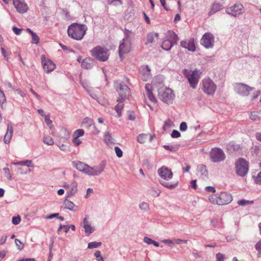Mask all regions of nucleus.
Instances as JSON below:
<instances>
[{
    "label": "nucleus",
    "mask_w": 261,
    "mask_h": 261,
    "mask_svg": "<svg viewBox=\"0 0 261 261\" xmlns=\"http://www.w3.org/2000/svg\"><path fill=\"white\" fill-rule=\"evenodd\" d=\"M5 176L10 180H12V176L10 173V170L8 168H4L3 169Z\"/></svg>",
    "instance_id": "79ce46f5"
},
{
    "label": "nucleus",
    "mask_w": 261,
    "mask_h": 261,
    "mask_svg": "<svg viewBox=\"0 0 261 261\" xmlns=\"http://www.w3.org/2000/svg\"><path fill=\"white\" fill-rule=\"evenodd\" d=\"M145 89L146 91V95L147 96L148 99L151 102H156V99L152 93L151 85L149 84H146L145 86Z\"/></svg>",
    "instance_id": "a878e982"
},
{
    "label": "nucleus",
    "mask_w": 261,
    "mask_h": 261,
    "mask_svg": "<svg viewBox=\"0 0 261 261\" xmlns=\"http://www.w3.org/2000/svg\"><path fill=\"white\" fill-rule=\"evenodd\" d=\"M63 204L64 208L72 212H76L79 210V207L70 200H68L67 197L63 201Z\"/></svg>",
    "instance_id": "5701e85b"
},
{
    "label": "nucleus",
    "mask_w": 261,
    "mask_h": 261,
    "mask_svg": "<svg viewBox=\"0 0 261 261\" xmlns=\"http://www.w3.org/2000/svg\"><path fill=\"white\" fill-rule=\"evenodd\" d=\"M140 208L142 210L147 211L149 209V204L145 202L141 203L139 205Z\"/></svg>",
    "instance_id": "49530a36"
},
{
    "label": "nucleus",
    "mask_w": 261,
    "mask_h": 261,
    "mask_svg": "<svg viewBox=\"0 0 261 261\" xmlns=\"http://www.w3.org/2000/svg\"><path fill=\"white\" fill-rule=\"evenodd\" d=\"M20 220H21L20 217L18 216L17 217H13L12 218V222L13 224L17 225L19 223V222H20Z\"/></svg>",
    "instance_id": "09e8293b"
},
{
    "label": "nucleus",
    "mask_w": 261,
    "mask_h": 261,
    "mask_svg": "<svg viewBox=\"0 0 261 261\" xmlns=\"http://www.w3.org/2000/svg\"><path fill=\"white\" fill-rule=\"evenodd\" d=\"M12 30L16 35H19L21 34L22 30L21 29H19L16 27H13L12 28Z\"/></svg>",
    "instance_id": "bf43d9fd"
},
{
    "label": "nucleus",
    "mask_w": 261,
    "mask_h": 261,
    "mask_svg": "<svg viewBox=\"0 0 261 261\" xmlns=\"http://www.w3.org/2000/svg\"><path fill=\"white\" fill-rule=\"evenodd\" d=\"M210 202L219 205L227 204L232 200L231 195L227 192H221L219 196L212 195L209 197Z\"/></svg>",
    "instance_id": "20e7f679"
},
{
    "label": "nucleus",
    "mask_w": 261,
    "mask_h": 261,
    "mask_svg": "<svg viewBox=\"0 0 261 261\" xmlns=\"http://www.w3.org/2000/svg\"><path fill=\"white\" fill-rule=\"evenodd\" d=\"M160 176L165 180H169L172 178L173 173L171 170L166 166H163L158 171Z\"/></svg>",
    "instance_id": "a211bd4d"
},
{
    "label": "nucleus",
    "mask_w": 261,
    "mask_h": 261,
    "mask_svg": "<svg viewBox=\"0 0 261 261\" xmlns=\"http://www.w3.org/2000/svg\"><path fill=\"white\" fill-rule=\"evenodd\" d=\"M12 164L13 165H23V166H26L27 167H34V165L33 164L31 160H27L25 161H21V162H13Z\"/></svg>",
    "instance_id": "72a5a7b5"
},
{
    "label": "nucleus",
    "mask_w": 261,
    "mask_h": 261,
    "mask_svg": "<svg viewBox=\"0 0 261 261\" xmlns=\"http://www.w3.org/2000/svg\"><path fill=\"white\" fill-rule=\"evenodd\" d=\"M63 187L66 190V197L70 198L73 196L78 191L77 184L75 181H72L70 184L65 182Z\"/></svg>",
    "instance_id": "4468645a"
},
{
    "label": "nucleus",
    "mask_w": 261,
    "mask_h": 261,
    "mask_svg": "<svg viewBox=\"0 0 261 261\" xmlns=\"http://www.w3.org/2000/svg\"><path fill=\"white\" fill-rule=\"evenodd\" d=\"M114 150L118 158H121L123 155V152L121 149L118 146H115L114 147Z\"/></svg>",
    "instance_id": "a18cd8bd"
},
{
    "label": "nucleus",
    "mask_w": 261,
    "mask_h": 261,
    "mask_svg": "<svg viewBox=\"0 0 261 261\" xmlns=\"http://www.w3.org/2000/svg\"><path fill=\"white\" fill-rule=\"evenodd\" d=\"M171 137L173 138H178L180 136V133L177 130H173L171 135Z\"/></svg>",
    "instance_id": "864d4df0"
},
{
    "label": "nucleus",
    "mask_w": 261,
    "mask_h": 261,
    "mask_svg": "<svg viewBox=\"0 0 261 261\" xmlns=\"http://www.w3.org/2000/svg\"><path fill=\"white\" fill-rule=\"evenodd\" d=\"M162 242H163V243H164L165 244H167L168 245L171 246V245H172L173 244L174 241H171L170 240H169V239H165V240H162Z\"/></svg>",
    "instance_id": "0e129e2a"
},
{
    "label": "nucleus",
    "mask_w": 261,
    "mask_h": 261,
    "mask_svg": "<svg viewBox=\"0 0 261 261\" xmlns=\"http://www.w3.org/2000/svg\"><path fill=\"white\" fill-rule=\"evenodd\" d=\"M81 225L84 228L85 231L88 236H89L94 231V228L91 226L86 217H85L83 219Z\"/></svg>",
    "instance_id": "4be33fe9"
},
{
    "label": "nucleus",
    "mask_w": 261,
    "mask_h": 261,
    "mask_svg": "<svg viewBox=\"0 0 261 261\" xmlns=\"http://www.w3.org/2000/svg\"><path fill=\"white\" fill-rule=\"evenodd\" d=\"M124 100L121 99L120 98H118L117 101L118 103L115 106V110L118 114V116L119 117L121 116V111L123 108L124 105L122 102Z\"/></svg>",
    "instance_id": "cd10ccee"
},
{
    "label": "nucleus",
    "mask_w": 261,
    "mask_h": 261,
    "mask_svg": "<svg viewBox=\"0 0 261 261\" xmlns=\"http://www.w3.org/2000/svg\"><path fill=\"white\" fill-rule=\"evenodd\" d=\"M83 123H86L88 124L89 125H91L92 124V121L91 119L88 117H86L84 119Z\"/></svg>",
    "instance_id": "338daca9"
},
{
    "label": "nucleus",
    "mask_w": 261,
    "mask_h": 261,
    "mask_svg": "<svg viewBox=\"0 0 261 261\" xmlns=\"http://www.w3.org/2000/svg\"><path fill=\"white\" fill-rule=\"evenodd\" d=\"M223 8V6L222 4L218 3H215L212 6L211 11H210V14H214L219 10L222 9Z\"/></svg>",
    "instance_id": "c756f323"
},
{
    "label": "nucleus",
    "mask_w": 261,
    "mask_h": 261,
    "mask_svg": "<svg viewBox=\"0 0 261 261\" xmlns=\"http://www.w3.org/2000/svg\"><path fill=\"white\" fill-rule=\"evenodd\" d=\"M13 4L17 11L19 13H24L28 9L27 5L20 0H13Z\"/></svg>",
    "instance_id": "6ab92c4d"
},
{
    "label": "nucleus",
    "mask_w": 261,
    "mask_h": 261,
    "mask_svg": "<svg viewBox=\"0 0 261 261\" xmlns=\"http://www.w3.org/2000/svg\"><path fill=\"white\" fill-rule=\"evenodd\" d=\"M87 30V27L85 25L74 23L69 26L67 33L71 38L80 40L85 36Z\"/></svg>",
    "instance_id": "f03ea898"
},
{
    "label": "nucleus",
    "mask_w": 261,
    "mask_h": 261,
    "mask_svg": "<svg viewBox=\"0 0 261 261\" xmlns=\"http://www.w3.org/2000/svg\"><path fill=\"white\" fill-rule=\"evenodd\" d=\"M72 164L77 170L86 174L97 176L103 171L106 166V162L103 161L99 165L93 167L80 161L72 162Z\"/></svg>",
    "instance_id": "f257e3e1"
},
{
    "label": "nucleus",
    "mask_w": 261,
    "mask_h": 261,
    "mask_svg": "<svg viewBox=\"0 0 261 261\" xmlns=\"http://www.w3.org/2000/svg\"><path fill=\"white\" fill-rule=\"evenodd\" d=\"M200 42L206 48H211L214 46V36L211 33H206L202 36Z\"/></svg>",
    "instance_id": "f8f14e48"
},
{
    "label": "nucleus",
    "mask_w": 261,
    "mask_h": 261,
    "mask_svg": "<svg viewBox=\"0 0 261 261\" xmlns=\"http://www.w3.org/2000/svg\"><path fill=\"white\" fill-rule=\"evenodd\" d=\"M43 141L45 144H46L48 145H52L54 143L53 138L50 136L44 137Z\"/></svg>",
    "instance_id": "4c0bfd02"
},
{
    "label": "nucleus",
    "mask_w": 261,
    "mask_h": 261,
    "mask_svg": "<svg viewBox=\"0 0 261 261\" xmlns=\"http://www.w3.org/2000/svg\"><path fill=\"white\" fill-rule=\"evenodd\" d=\"M1 51H2V53L3 55V56L4 57V58L7 60H8V56H9L11 54L10 51H6L5 49H4V48L3 47H2L1 48Z\"/></svg>",
    "instance_id": "3c124183"
},
{
    "label": "nucleus",
    "mask_w": 261,
    "mask_h": 261,
    "mask_svg": "<svg viewBox=\"0 0 261 261\" xmlns=\"http://www.w3.org/2000/svg\"><path fill=\"white\" fill-rule=\"evenodd\" d=\"M255 249L258 251V257L261 256V240H259L255 245Z\"/></svg>",
    "instance_id": "c03bdc74"
},
{
    "label": "nucleus",
    "mask_w": 261,
    "mask_h": 261,
    "mask_svg": "<svg viewBox=\"0 0 261 261\" xmlns=\"http://www.w3.org/2000/svg\"><path fill=\"white\" fill-rule=\"evenodd\" d=\"M94 61L91 58H86L84 59L81 63L82 68L86 69H91L94 65Z\"/></svg>",
    "instance_id": "393cba45"
},
{
    "label": "nucleus",
    "mask_w": 261,
    "mask_h": 261,
    "mask_svg": "<svg viewBox=\"0 0 261 261\" xmlns=\"http://www.w3.org/2000/svg\"><path fill=\"white\" fill-rule=\"evenodd\" d=\"M216 258L217 261H223L224 256L223 254L221 253H218L216 254Z\"/></svg>",
    "instance_id": "680f3d73"
},
{
    "label": "nucleus",
    "mask_w": 261,
    "mask_h": 261,
    "mask_svg": "<svg viewBox=\"0 0 261 261\" xmlns=\"http://www.w3.org/2000/svg\"><path fill=\"white\" fill-rule=\"evenodd\" d=\"M174 242L177 244H180L181 243H187L188 242V240H181V239H175L174 240Z\"/></svg>",
    "instance_id": "052dcab7"
},
{
    "label": "nucleus",
    "mask_w": 261,
    "mask_h": 261,
    "mask_svg": "<svg viewBox=\"0 0 261 261\" xmlns=\"http://www.w3.org/2000/svg\"><path fill=\"white\" fill-rule=\"evenodd\" d=\"M30 172H31L30 169H28L24 171H23V170L21 168H18L17 169V172L21 174H27V173Z\"/></svg>",
    "instance_id": "e2e57ef3"
},
{
    "label": "nucleus",
    "mask_w": 261,
    "mask_h": 261,
    "mask_svg": "<svg viewBox=\"0 0 261 261\" xmlns=\"http://www.w3.org/2000/svg\"><path fill=\"white\" fill-rule=\"evenodd\" d=\"M183 73L188 79L191 87L195 89L200 79L199 70L195 69L194 71H192L189 69H184Z\"/></svg>",
    "instance_id": "39448f33"
},
{
    "label": "nucleus",
    "mask_w": 261,
    "mask_h": 261,
    "mask_svg": "<svg viewBox=\"0 0 261 261\" xmlns=\"http://www.w3.org/2000/svg\"><path fill=\"white\" fill-rule=\"evenodd\" d=\"M143 241L145 243H146L148 245L152 244L154 241V240H152L151 239L147 237H145L143 239Z\"/></svg>",
    "instance_id": "6e6d98bb"
},
{
    "label": "nucleus",
    "mask_w": 261,
    "mask_h": 261,
    "mask_svg": "<svg viewBox=\"0 0 261 261\" xmlns=\"http://www.w3.org/2000/svg\"><path fill=\"white\" fill-rule=\"evenodd\" d=\"M160 183L164 187L170 189L174 188L177 186V184H172L164 181H161Z\"/></svg>",
    "instance_id": "58836bf2"
},
{
    "label": "nucleus",
    "mask_w": 261,
    "mask_h": 261,
    "mask_svg": "<svg viewBox=\"0 0 261 261\" xmlns=\"http://www.w3.org/2000/svg\"><path fill=\"white\" fill-rule=\"evenodd\" d=\"M250 118L253 121H257L261 118V111H254L251 113Z\"/></svg>",
    "instance_id": "473e14b6"
},
{
    "label": "nucleus",
    "mask_w": 261,
    "mask_h": 261,
    "mask_svg": "<svg viewBox=\"0 0 261 261\" xmlns=\"http://www.w3.org/2000/svg\"><path fill=\"white\" fill-rule=\"evenodd\" d=\"M226 12L234 17H238L244 12V7L241 4H236L234 6L226 9Z\"/></svg>",
    "instance_id": "ddd939ff"
},
{
    "label": "nucleus",
    "mask_w": 261,
    "mask_h": 261,
    "mask_svg": "<svg viewBox=\"0 0 261 261\" xmlns=\"http://www.w3.org/2000/svg\"><path fill=\"white\" fill-rule=\"evenodd\" d=\"M134 34L131 31L128 30V29H124V38L122 39L123 40L126 41L127 42L132 41V39L133 37Z\"/></svg>",
    "instance_id": "7c9ffc66"
},
{
    "label": "nucleus",
    "mask_w": 261,
    "mask_h": 261,
    "mask_svg": "<svg viewBox=\"0 0 261 261\" xmlns=\"http://www.w3.org/2000/svg\"><path fill=\"white\" fill-rule=\"evenodd\" d=\"M226 149L227 151L230 154L240 152L241 150V147L240 145L233 142H230L227 144Z\"/></svg>",
    "instance_id": "412c9836"
},
{
    "label": "nucleus",
    "mask_w": 261,
    "mask_h": 261,
    "mask_svg": "<svg viewBox=\"0 0 261 261\" xmlns=\"http://www.w3.org/2000/svg\"><path fill=\"white\" fill-rule=\"evenodd\" d=\"M178 40L177 35L173 31H169L168 32L167 39L162 43V47L164 50H169L177 43Z\"/></svg>",
    "instance_id": "6e6552de"
},
{
    "label": "nucleus",
    "mask_w": 261,
    "mask_h": 261,
    "mask_svg": "<svg viewBox=\"0 0 261 261\" xmlns=\"http://www.w3.org/2000/svg\"><path fill=\"white\" fill-rule=\"evenodd\" d=\"M179 129L182 132L186 130L187 129V123L185 122H182L180 124Z\"/></svg>",
    "instance_id": "13d9d810"
},
{
    "label": "nucleus",
    "mask_w": 261,
    "mask_h": 261,
    "mask_svg": "<svg viewBox=\"0 0 261 261\" xmlns=\"http://www.w3.org/2000/svg\"><path fill=\"white\" fill-rule=\"evenodd\" d=\"M158 97L164 102L170 105L172 103L175 95L171 89L162 87L158 89Z\"/></svg>",
    "instance_id": "7ed1b4c3"
},
{
    "label": "nucleus",
    "mask_w": 261,
    "mask_h": 261,
    "mask_svg": "<svg viewBox=\"0 0 261 261\" xmlns=\"http://www.w3.org/2000/svg\"><path fill=\"white\" fill-rule=\"evenodd\" d=\"M128 118L130 120H135L136 119L135 113L133 111H128Z\"/></svg>",
    "instance_id": "8fccbe9b"
},
{
    "label": "nucleus",
    "mask_w": 261,
    "mask_h": 261,
    "mask_svg": "<svg viewBox=\"0 0 261 261\" xmlns=\"http://www.w3.org/2000/svg\"><path fill=\"white\" fill-rule=\"evenodd\" d=\"M210 159L214 163H219L223 161L225 155L223 151L220 148L216 147L212 149L210 154Z\"/></svg>",
    "instance_id": "9d476101"
},
{
    "label": "nucleus",
    "mask_w": 261,
    "mask_h": 261,
    "mask_svg": "<svg viewBox=\"0 0 261 261\" xmlns=\"http://www.w3.org/2000/svg\"><path fill=\"white\" fill-rule=\"evenodd\" d=\"M141 78L144 81H146L151 76L150 69L148 65L142 66L140 68Z\"/></svg>",
    "instance_id": "aec40b11"
},
{
    "label": "nucleus",
    "mask_w": 261,
    "mask_h": 261,
    "mask_svg": "<svg viewBox=\"0 0 261 261\" xmlns=\"http://www.w3.org/2000/svg\"><path fill=\"white\" fill-rule=\"evenodd\" d=\"M115 87L119 93V97L118 98L125 100L129 95V88L126 85L121 83L115 82Z\"/></svg>",
    "instance_id": "9b49d317"
},
{
    "label": "nucleus",
    "mask_w": 261,
    "mask_h": 261,
    "mask_svg": "<svg viewBox=\"0 0 261 261\" xmlns=\"http://www.w3.org/2000/svg\"><path fill=\"white\" fill-rule=\"evenodd\" d=\"M73 142L74 143L76 146H79L81 143V141H80V140L78 138L75 137H74L73 139Z\"/></svg>",
    "instance_id": "69168bd1"
},
{
    "label": "nucleus",
    "mask_w": 261,
    "mask_h": 261,
    "mask_svg": "<svg viewBox=\"0 0 261 261\" xmlns=\"http://www.w3.org/2000/svg\"><path fill=\"white\" fill-rule=\"evenodd\" d=\"M252 89V87L243 83H236L234 85L235 91L243 96H248Z\"/></svg>",
    "instance_id": "2eb2a0df"
},
{
    "label": "nucleus",
    "mask_w": 261,
    "mask_h": 261,
    "mask_svg": "<svg viewBox=\"0 0 261 261\" xmlns=\"http://www.w3.org/2000/svg\"><path fill=\"white\" fill-rule=\"evenodd\" d=\"M147 135L145 134H142L138 135L137 137V141L141 144H143L145 142L147 139Z\"/></svg>",
    "instance_id": "e433bc0d"
},
{
    "label": "nucleus",
    "mask_w": 261,
    "mask_h": 261,
    "mask_svg": "<svg viewBox=\"0 0 261 261\" xmlns=\"http://www.w3.org/2000/svg\"><path fill=\"white\" fill-rule=\"evenodd\" d=\"M180 45L182 47L188 49L189 51H194L195 50V46L193 41L188 42L182 41L180 42Z\"/></svg>",
    "instance_id": "bb28decb"
},
{
    "label": "nucleus",
    "mask_w": 261,
    "mask_h": 261,
    "mask_svg": "<svg viewBox=\"0 0 261 261\" xmlns=\"http://www.w3.org/2000/svg\"><path fill=\"white\" fill-rule=\"evenodd\" d=\"M94 256L96 257V258L98 261H99L100 260L103 261V258L101 256L100 251H99V250L96 251L94 253Z\"/></svg>",
    "instance_id": "de8ad7c7"
},
{
    "label": "nucleus",
    "mask_w": 261,
    "mask_h": 261,
    "mask_svg": "<svg viewBox=\"0 0 261 261\" xmlns=\"http://www.w3.org/2000/svg\"><path fill=\"white\" fill-rule=\"evenodd\" d=\"M45 123H46V124L48 125V126H49V127L50 128V129H52V127L53 126L51 125V124H52V121L49 119V118L46 116L45 117Z\"/></svg>",
    "instance_id": "5fc2aeb1"
},
{
    "label": "nucleus",
    "mask_w": 261,
    "mask_h": 261,
    "mask_svg": "<svg viewBox=\"0 0 261 261\" xmlns=\"http://www.w3.org/2000/svg\"><path fill=\"white\" fill-rule=\"evenodd\" d=\"M13 133V127L11 123L7 125V131L4 137V141L6 144H9L11 139Z\"/></svg>",
    "instance_id": "b1692460"
},
{
    "label": "nucleus",
    "mask_w": 261,
    "mask_h": 261,
    "mask_svg": "<svg viewBox=\"0 0 261 261\" xmlns=\"http://www.w3.org/2000/svg\"><path fill=\"white\" fill-rule=\"evenodd\" d=\"M15 242L16 243V246L18 247V249L19 250H21L23 247V245L22 244L20 240H19L18 239H16L15 240Z\"/></svg>",
    "instance_id": "603ef678"
},
{
    "label": "nucleus",
    "mask_w": 261,
    "mask_h": 261,
    "mask_svg": "<svg viewBox=\"0 0 261 261\" xmlns=\"http://www.w3.org/2000/svg\"><path fill=\"white\" fill-rule=\"evenodd\" d=\"M205 189L207 191L212 193H215L216 192L215 188L213 186H207Z\"/></svg>",
    "instance_id": "774afa93"
},
{
    "label": "nucleus",
    "mask_w": 261,
    "mask_h": 261,
    "mask_svg": "<svg viewBox=\"0 0 261 261\" xmlns=\"http://www.w3.org/2000/svg\"><path fill=\"white\" fill-rule=\"evenodd\" d=\"M202 90L207 95H213L216 91L217 86L210 78L204 79L202 81Z\"/></svg>",
    "instance_id": "1a4fd4ad"
},
{
    "label": "nucleus",
    "mask_w": 261,
    "mask_h": 261,
    "mask_svg": "<svg viewBox=\"0 0 261 261\" xmlns=\"http://www.w3.org/2000/svg\"><path fill=\"white\" fill-rule=\"evenodd\" d=\"M41 60L43 69L46 72L49 73L55 69L56 64L51 60L46 59L44 55L41 56Z\"/></svg>",
    "instance_id": "dca6fc26"
},
{
    "label": "nucleus",
    "mask_w": 261,
    "mask_h": 261,
    "mask_svg": "<svg viewBox=\"0 0 261 261\" xmlns=\"http://www.w3.org/2000/svg\"><path fill=\"white\" fill-rule=\"evenodd\" d=\"M198 172L201 176H203L204 177H207L208 175V172L206 170V166L204 165H199L197 167Z\"/></svg>",
    "instance_id": "c85d7f7f"
},
{
    "label": "nucleus",
    "mask_w": 261,
    "mask_h": 261,
    "mask_svg": "<svg viewBox=\"0 0 261 261\" xmlns=\"http://www.w3.org/2000/svg\"><path fill=\"white\" fill-rule=\"evenodd\" d=\"M254 181L257 184H261V171L257 174Z\"/></svg>",
    "instance_id": "4d7b16f0"
},
{
    "label": "nucleus",
    "mask_w": 261,
    "mask_h": 261,
    "mask_svg": "<svg viewBox=\"0 0 261 261\" xmlns=\"http://www.w3.org/2000/svg\"><path fill=\"white\" fill-rule=\"evenodd\" d=\"M91 55L101 62L106 61L109 57V50L105 47L97 46L90 50Z\"/></svg>",
    "instance_id": "423d86ee"
},
{
    "label": "nucleus",
    "mask_w": 261,
    "mask_h": 261,
    "mask_svg": "<svg viewBox=\"0 0 261 261\" xmlns=\"http://www.w3.org/2000/svg\"><path fill=\"white\" fill-rule=\"evenodd\" d=\"M131 44L130 42L122 40L119 46L118 53L120 58L122 59L123 54L128 53L131 50Z\"/></svg>",
    "instance_id": "f3484780"
},
{
    "label": "nucleus",
    "mask_w": 261,
    "mask_h": 261,
    "mask_svg": "<svg viewBox=\"0 0 261 261\" xmlns=\"http://www.w3.org/2000/svg\"><path fill=\"white\" fill-rule=\"evenodd\" d=\"M159 36V34L158 33H150L147 36V41L146 42V44H148L152 43L153 41L154 37L158 38Z\"/></svg>",
    "instance_id": "f704fd0d"
},
{
    "label": "nucleus",
    "mask_w": 261,
    "mask_h": 261,
    "mask_svg": "<svg viewBox=\"0 0 261 261\" xmlns=\"http://www.w3.org/2000/svg\"><path fill=\"white\" fill-rule=\"evenodd\" d=\"M236 172L242 177H245L249 171V163L243 158L239 159L235 164Z\"/></svg>",
    "instance_id": "0eeeda50"
},
{
    "label": "nucleus",
    "mask_w": 261,
    "mask_h": 261,
    "mask_svg": "<svg viewBox=\"0 0 261 261\" xmlns=\"http://www.w3.org/2000/svg\"><path fill=\"white\" fill-rule=\"evenodd\" d=\"M101 242H90L88 244V249H93L98 248L101 245Z\"/></svg>",
    "instance_id": "c9c22d12"
},
{
    "label": "nucleus",
    "mask_w": 261,
    "mask_h": 261,
    "mask_svg": "<svg viewBox=\"0 0 261 261\" xmlns=\"http://www.w3.org/2000/svg\"><path fill=\"white\" fill-rule=\"evenodd\" d=\"M31 35L32 38V43L33 44H38L39 42V38L38 35L35 33H34Z\"/></svg>",
    "instance_id": "37998d69"
},
{
    "label": "nucleus",
    "mask_w": 261,
    "mask_h": 261,
    "mask_svg": "<svg viewBox=\"0 0 261 261\" xmlns=\"http://www.w3.org/2000/svg\"><path fill=\"white\" fill-rule=\"evenodd\" d=\"M84 133L85 132L84 129H79L74 132L73 136L74 137L79 138V137L83 136L84 134Z\"/></svg>",
    "instance_id": "ea45409f"
},
{
    "label": "nucleus",
    "mask_w": 261,
    "mask_h": 261,
    "mask_svg": "<svg viewBox=\"0 0 261 261\" xmlns=\"http://www.w3.org/2000/svg\"><path fill=\"white\" fill-rule=\"evenodd\" d=\"M114 139L109 132H106L104 134V141L107 145L113 143Z\"/></svg>",
    "instance_id": "2f4dec72"
},
{
    "label": "nucleus",
    "mask_w": 261,
    "mask_h": 261,
    "mask_svg": "<svg viewBox=\"0 0 261 261\" xmlns=\"http://www.w3.org/2000/svg\"><path fill=\"white\" fill-rule=\"evenodd\" d=\"M253 203V201H249L245 199L240 200L238 201V204L239 205L245 206L247 204H250Z\"/></svg>",
    "instance_id": "a19ab883"
}]
</instances>
